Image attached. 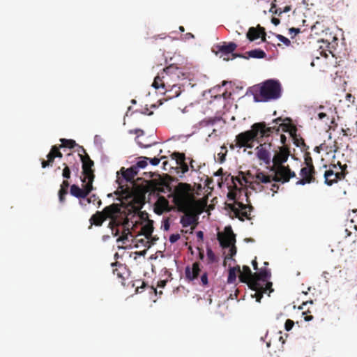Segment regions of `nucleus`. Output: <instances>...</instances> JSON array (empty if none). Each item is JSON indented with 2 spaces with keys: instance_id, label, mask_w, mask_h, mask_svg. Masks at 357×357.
I'll use <instances>...</instances> for the list:
<instances>
[{
  "instance_id": "nucleus-46",
  "label": "nucleus",
  "mask_w": 357,
  "mask_h": 357,
  "mask_svg": "<svg viewBox=\"0 0 357 357\" xmlns=\"http://www.w3.org/2000/svg\"><path fill=\"white\" fill-rule=\"evenodd\" d=\"M149 160V158L147 157H143L142 158V160H139L136 164L137 169L138 170V168H144L147 165V160Z\"/></svg>"
},
{
  "instance_id": "nucleus-31",
  "label": "nucleus",
  "mask_w": 357,
  "mask_h": 357,
  "mask_svg": "<svg viewBox=\"0 0 357 357\" xmlns=\"http://www.w3.org/2000/svg\"><path fill=\"white\" fill-rule=\"evenodd\" d=\"M70 186V183L68 179H64L61 184L60 190L58 192L59 200L61 203H64L66 201V195L68 194V189Z\"/></svg>"
},
{
  "instance_id": "nucleus-19",
  "label": "nucleus",
  "mask_w": 357,
  "mask_h": 357,
  "mask_svg": "<svg viewBox=\"0 0 357 357\" xmlns=\"http://www.w3.org/2000/svg\"><path fill=\"white\" fill-rule=\"evenodd\" d=\"M111 265L113 267V274L116 275V277L121 280V282L123 284V281L129 275L128 270L127 269L126 265L122 264L118 261L112 263Z\"/></svg>"
},
{
  "instance_id": "nucleus-14",
  "label": "nucleus",
  "mask_w": 357,
  "mask_h": 357,
  "mask_svg": "<svg viewBox=\"0 0 357 357\" xmlns=\"http://www.w3.org/2000/svg\"><path fill=\"white\" fill-rule=\"evenodd\" d=\"M86 184L83 188H80L78 185L73 184L70 186V193L71 195L78 198L84 199L93 190V183L85 182Z\"/></svg>"
},
{
  "instance_id": "nucleus-1",
  "label": "nucleus",
  "mask_w": 357,
  "mask_h": 357,
  "mask_svg": "<svg viewBox=\"0 0 357 357\" xmlns=\"http://www.w3.org/2000/svg\"><path fill=\"white\" fill-rule=\"evenodd\" d=\"M275 129V127H268L264 121L255 123L252 125L250 130L242 132L236 136V144H231L230 149H234L235 147L252 149L255 142L260 143L264 138L268 137L273 133Z\"/></svg>"
},
{
  "instance_id": "nucleus-2",
  "label": "nucleus",
  "mask_w": 357,
  "mask_h": 357,
  "mask_svg": "<svg viewBox=\"0 0 357 357\" xmlns=\"http://www.w3.org/2000/svg\"><path fill=\"white\" fill-rule=\"evenodd\" d=\"M172 197L173 202L178 211H185L192 206L206 204V202L203 199H196L194 189L187 183H179L174 188Z\"/></svg>"
},
{
  "instance_id": "nucleus-6",
  "label": "nucleus",
  "mask_w": 357,
  "mask_h": 357,
  "mask_svg": "<svg viewBox=\"0 0 357 357\" xmlns=\"http://www.w3.org/2000/svg\"><path fill=\"white\" fill-rule=\"evenodd\" d=\"M236 48L237 45L234 42H222L213 47V52L227 61L237 57L248 59L245 54L234 53Z\"/></svg>"
},
{
  "instance_id": "nucleus-36",
  "label": "nucleus",
  "mask_w": 357,
  "mask_h": 357,
  "mask_svg": "<svg viewBox=\"0 0 357 357\" xmlns=\"http://www.w3.org/2000/svg\"><path fill=\"white\" fill-rule=\"evenodd\" d=\"M47 160H42L41 165L43 168H46L48 166L52 165V163L54 161L55 155L54 154V151L52 148L51 149L50 153L47 155Z\"/></svg>"
},
{
  "instance_id": "nucleus-25",
  "label": "nucleus",
  "mask_w": 357,
  "mask_h": 357,
  "mask_svg": "<svg viewBox=\"0 0 357 357\" xmlns=\"http://www.w3.org/2000/svg\"><path fill=\"white\" fill-rule=\"evenodd\" d=\"M154 211L158 215H161L165 211H169V202L165 197H158L154 204Z\"/></svg>"
},
{
  "instance_id": "nucleus-34",
  "label": "nucleus",
  "mask_w": 357,
  "mask_h": 357,
  "mask_svg": "<svg viewBox=\"0 0 357 357\" xmlns=\"http://www.w3.org/2000/svg\"><path fill=\"white\" fill-rule=\"evenodd\" d=\"M246 54L248 55V59L249 57L255 58V59H264L266 57V54L265 52L260 49H255L246 52Z\"/></svg>"
},
{
  "instance_id": "nucleus-7",
  "label": "nucleus",
  "mask_w": 357,
  "mask_h": 357,
  "mask_svg": "<svg viewBox=\"0 0 357 357\" xmlns=\"http://www.w3.org/2000/svg\"><path fill=\"white\" fill-rule=\"evenodd\" d=\"M206 204H201L190 207L187 211H181L184 213L181 218L180 223L183 227L196 225L198 223V215L203 213Z\"/></svg>"
},
{
  "instance_id": "nucleus-20",
  "label": "nucleus",
  "mask_w": 357,
  "mask_h": 357,
  "mask_svg": "<svg viewBox=\"0 0 357 357\" xmlns=\"http://www.w3.org/2000/svg\"><path fill=\"white\" fill-rule=\"evenodd\" d=\"M266 32L264 27H261L259 25L257 28L250 27L247 33V38L250 40L253 41L261 38L263 42L266 41Z\"/></svg>"
},
{
  "instance_id": "nucleus-59",
  "label": "nucleus",
  "mask_w": 357,
  "mask_h": 357,
  "mask_svg": "<svg viewBox=\"0 0 357 357\" xmlns=\"http://www.w3.org/2000/svg\"><path fill=\"white\" fill-rule=\"evenodd\" d=\"M318 118L320 120H324L325 118H327V119L328 120V118L327 117V114L324 112H319L318 114Z\"/></svg>"
},
{
  "instance_id": "nucleus-41",
  "label": "nucleus",
  "mask_w": 357,
  "mask_h": 357,
  "mask_svg": "<svg viewBox=\"0 0 357 357\" xmlns=\"http://www.w3.org/2000/svg\"><path fill=\"white\" fill-rule=\"evenodd\" d=\"M188 160H189V168L191 169L192 172H197L200 169V165H197L195 160H194L192 158H188Z\"/></svg>"
},
{
  "instance_id": "nucleus-3",
  "label": "nucleus",
  "mask_w": 357,
  "mask_h": 357,
  "mask_svg": "<svg viewBox=\"0 0 357 357\" xmlns=\"http://www.w3.org/2000/svg\"><path fill=\"white\" fill-rule=\"evenodd\" d=\"M138 170L137 167L132 166L130 168L125 169L122 167L116 175V183L119 185L117 190L115 194L121 192L123 195L128 196L132 192V189L135 185V176L137 174Z\"/></svg>"
},
{
  "instance_id": "nucleus-64",
  "label": "nucleus",
  "mask_w": 357,
  "mask_h": 357,
  "mask_svg": "<svg viewBox=\"0 0 357 357\" xmlns=\"http://www.w3.org/2000/svg\"><path fill=\"white\" fill-rule=\"evenodd\" d=\"M283 120H284V119H282L281 117H278V118H277V119H274V120L273 121V123H275L276 125H278H278L280 126V123H282V122H283Z\"/></svg>"
},
{
  "instance_id": "nucleus-60",
  "label": "nucleus",
  "mask_w": 357,
  "mask_h": 357,
  "mask_svg": "<svg viewBox=\"0 0 357 357\" xmlns=\"http://www.w3.org/2000/svg\"><path fill=\"white\" fill-rule=\"evenodd\" d=\"M158 240V238H156V237H153L151 236V237L150 238V239L149 240V245H148V248H150L151 245V244H154L155 242Z\"/></svg>"
},
{
  "instance_id": "nucleus-4",
  "label": "nucleus",
  "mask_w": 357,
  "mask_h": 357,
  "mask_svg": "<svg viewBox=\"0 0 357 357\" xmlns=\"http://www.w3.org/2000/svg\"><path fill=\"white\" fill-rule=\"evenodd\" d=\"M281 93L280 83L278 80L268 79L263 82L259 88L260 98L257 94H255L254 99L256 102L275 100L281 96Z\"/></svg>"
},
{
  "instance_id": "nucleus-47",
  "label": "nucleus",
  "mask_w": 357,
  "mask_h": 357,
  "mask_svg": "<svg viewBox=\"0 0 357 357\" xmlns=\"http://www.w3.org/2000/svg\"><path fill=\"white\" fill-rule=\"evenodd\" d=\"M276 38L280 41L282 42V43H284L286 46H289L290 44H291V42L290 40L284 37V36L282 35H280V34H276Z\"/></svg>"
},
{
  "instance_id": "nucleus-28",
  "label": "nucleus",
  "mask_w": 357,
  "mask_h": 357,
  "mask_svg": "<svg viewBox=\"0 0 357 357\" xmlns=\"http://www.w3.org/2000/svg\"><path fill=\"white\" fill-rule=\"evenodd\" d=\"M163 93L167 94L169 98H176L181 93V86L178 84L170 82V86L166 87Z\"/></svg>"
},
{
  "instance_id": "nucleus-39",
  "label": "nucleus",
  "mask_w": 357,
  "mask_h": 357,
  "mask_svg": "<svg viewBox=\"0 0 357 357\" xmlns=\"http://www.w3.org/2000/svg\"><path fill=\"white\" fill-rule=\"evenodd\" d=\"M290 136L296 146H301L304 144V140L297 135V131H295V135H290Z\"/></svg>"
},
{
  "instance_id": "nucleus-15",
  "label": "nucleus",
  "mask_w": 357,
  "mask_h": 357,
  "mask_svg": "<svg viewBox=\"0 0 357 357\" xmlns=\"http://www.w3.org/2000/svg\"><path fill=\"white\" fill-rule=\"evenodd\" d=\"M316 171L315 169L302 167L300 171V175L302 177L296 183V185H304L307 183H312L316 182L315 178Z\"/></svg>"
},
{
  "instance_id": "nucleus-9",
  "label": "nucleus",
  "mask_w": 357,
  "mask_h": 357,
  "mask_svg": "<svg viewBox=\"0 0 357 357\" xmlns=\"http://www.w3.org/2000/svg\"><path fill=\"white\" fill-rule=\"evenodd\" d=\"M79 148L84 153V155L79 154L82 162V174L84 176L82 181L83 183L89 182L93 183L95 175L92 167L94 165V162L91 160L89 155L86 153V150L82 146H79Z\"/></svg>"
},
{
  "instance_id": "nucleus-38",
  "label": "nucleus",
  "mask_w": 357,
  "mask_h": 357,
  "mask_svg": "<svg viewBox=\"0 0 357 357\" xmlns=\"http://www.w3.org/2000/svg\"><path fill=\"white\" fill-rule=\"evenodd\" d=\"M86 201L89 204H90V203H92L93 204H97L98 207H100V205L102 204L101 199L99 198L98 196H97L96 195H94V194L91 195L89 197H88Z\"/></svg>"
},
{
  "instance_id": "nucleus-11",
  "label": "nucleus",
  "mask_w": 357,
  "mask_h": 357,
  "mask_svg": "<svg viewBox=\"0 0 357 357\" xmlns=\"http://www.w3.org/2000/svg\"><path fill=\"white\" fill-rule=\"evenodd\" d=\"M272 147V144L271 142L266 143L264 142L263 144H260L256 148V155L257 158L262 161L266 165H270L271 163V149Z\"/></svg>"
},
{
  "instance_id": "nucleus-42",
  "label": "nucleus",
  "mask_w": 357,
  "mask_h": 357,
  "mask_svg": "<svg viewBox=\"0 0 357 357\" xmlns=\"http://www.w3.org/2000/svg\"><path fill=\"white\" fill-rule=\"evenodd\" d=\"M354 239L351 243L349 245V250L350 252L356 254L357 253V234L354 235Z\"/></svg>"
},
{
  "instance_id": "nucleus-43",
  "label": "nucleus",
  "mask_w": 357,
  "mask_h": 357,
  "mask_svg": "<svg viewBox=\"0 0 357 357\" xmlns=\"http://www.w3.org/2000/svg\"><path fill=\"white\" fill-rule=\"evenodd\" d=\"M63 165L64 167H63V169L62 172V176L65 179H68L70 178L71 171H70L69 167L66 163H63Z\"/></svg>"
},
{
  "instance_id": "nucleus-55",
  "label": "nucleus",
  "mask_w": 357,
  "mask_h": 357,
  "mask_svg": "<svg viewBox=\"0 0 357 357\" xmlns=\"http://www.w3.org/2000/svg\"><path fill=\"white\" fill-rule=\"evenodd\" d=\"M289 34L291 35H293L294 36H291V38H293L294 36H296L297 33H300L301 32V29H298V28H294V27H292V28H290L289 29Z\"/></svg>"
},
{
  "instance_id": "nucleus-58",
  "label": "nucleus",
  "mask_w": 357,
  "mask_h": 357,
  "mask_svg": "<svg viewBox=\"0 0 357 357\" xmlns=\"http://www.w3.org/2000/svg\"><path fill=\"white\" fill-rule=\"evenodd\" d=\"M279 189V185L276 183H273L272 185H271V190L273 191V196L274 195L275 193H276L278 192Z\"/></svg>"
},
{
  "instance_id": "nucleus-63",
  "label": "nucleus",
  "mask_w": 357,
  "mask_h": 357,
  "mask_svg": "<svg viewBox=\"0 0 357 357\" xmlns=\"http://www.w3.org/2000/svg\"><path fill=\"white\" fill-rule=\"evenodd\" d=\"M271 22H272L274 25L277 26V25H278V24H280V20L278 18L273 17V18L271 19Z\"/></svg>"
},
{
  "instance_id": "nucleus-23",
  "label": "nucleus",
  "mask_w": 357,
  "mask_h": 357,
  "mask_svg": "<svg viewBox=\"0 0 357 357\" xmlns=\"http://www.w3.org/2000/svg\"><path fill=\"white\" fill-rule=\"evenodd\" d=\"M235 234L233 233L231 229H229V233L225 234H219L218 241L220 245L223 248H229L234 245L236 242Z\"/></svg>"
},
{
  "instance_id": "nucleus-49",
  "label": "nucleus",
  "mask_w": 357,
  "mask_h": 357,
  "mask_svg": "<svg viewBox=\"0 0 357 357\" xmlns=\"http://www.w3.org/2000/svg\"><path fill=\"white\" fill-rule=\"evenodd\" d=\"M236 254V248L234 244L229 247V253L227 254L226 259L232 258L233 256H234Z\"/></svg>"
},
{
  "instance_id": "nucleus-24",
  "label": "nucleus",
  "mask_w": 357,
  "mask_h": 357,
  "mask_svg": "<svg viewBox=\"0 0 357 357\" xmlns=\"http://www.w3.org/2000/svg\"><path fill=\"white\" fill-rule=\"evenodd\" d=\"M344 136L355 137L357 135V121L349 120L342 127Z\"/></svg>"
},
{
  "instance_id": "nucleus-13",
  "label": "nucleus",
  "mask_w": 357,
  "mask_h": 357,
  "mask_svg": "<svg viewBox=\"0 0 357 357\" xmlns=\"http://www.w3.org/2000/svg\"><path fill=\"white\" fill-rule=\"evenodd\" d=\"M271 276V271L266 266L261 268L259 272L254 273V278H252L250 284L253 287V289H261L260 282H265Z\"/></svg>"
},
{
  "instance_id": "nucleus-8",
  "label": "nucleus",
  "mask_w": 357,
  "mask_h": 357,
  "mask_svg": "<svg viewBox=\"0 0 357 357\" xmlns=\"http://www.w3.org/2000/svg\"><path fill=\"white\" fill-rule=\"evenodd\" d=\"M270 171L274 173L273 181L275 182L285 183L291 178L296 176V173L289 168V165L271 166Z\"/></svg>"
},
{
  "instance_id": "nucleus-51",
  "label": "nucleus",
  "mask_w": 357,
  "mask_h": 357,
  "mask_svg": "<svg viewBox=\"0 0 357 357\" xmlns=\"http://www.w3.org/2000/svg\"><path fill=\"white\" fill-rule=\"evenodd\" d=\"M201 282L203 286H206L208 283V273L204 272L201 275Z\"/></svg>"
},
{
  "instance_id": "nucleus-62",
  "label": "nucleus",
  "mask_w": 357,
  "mask_h": 357,
  "mask_svg": "<svg viewBox=\"0 0 357 357\" xmlns=\"http://www.w3.org/2000/svg\"><path fill=\"white\" fill-rule=\"evenodd\" d=\"M286 141H287L286 136L284 135H280V142H281L282 144L283 145L282 146H285Z\"/></svg>"
},
{
  "instance_id": "nucleus-54",
  "label": "nucleus",
  "mask_w": 357,
  "mask_h": 357,
  "mask_svg": "<svg viewBox=\"0 0 357 357\" xmlns=\"http://www.w3.org/2000/svg\"><path fill=\"white\" fill-rule=\"evenodd\" d=\"M180 234H173L169 236V241L171 243H174L180 238Z\"/></svg>"
},
{
  "instance_id": "nucleus-22",
  "label": "nucleus",
  "mask_w": 357,
  "mask_h": 357,
  "mask_svg": "<svg viewBox=\"0 0 357 357\" xmlns=\"http://www.w3.org/2000/svg\"><path fill=\"white\" fill-rule=\"evenodd\" d=\"M102 212L106 220L110 218L114 220L116 216L121 213V205L119 204H112L105 207Z\"/></svg>"
},
{
  "instance_id": "nucleus-5",
  "label": "nucleus",
  "mask_w": 357,
  "mask_h": 357,
  "mask_svg": "<svg viewBox=\"0 0 357 357\" xmlns=\"http://www.w3.org/2000/svg\"><path fill=\"white\" fill-rule=\"evenodd\" d=\"M180 74H182L179 68L174 65H170L163 69V71L159 73L154 79L152 84L156 89H165L170 86V81L175 78H179Z\"/></svg>"
},
{
  "instance_id": "nucleus-48",
  "label": "nucleus",
  "mask_w": 357,
  "mask_h": 357,
  "mask_svg": "<svg viewBox=\"0 0 357 357\" xmlns=\"http://www.w3.org/2000/svg\"><path fill=\"white\" fill-rule=\"evenodd\" d=\"M305 167L314 169V167L313 165L312 158L310 155H306L305 157Z\"/></svg>"
},
{
  "instance_id": "nucleus-61",
  "label": "nucleus",
  "mask_w": 357,
  "mask_h": 357,
  "mask_svg": "<svg viewBox=\"0 0 357 357\" xmlns=\"http://www.w3.org/2000/svg\"><path fill=\"white\" fill-rule=\"evenodd\" d=\"M270 12L274 14H277V7L274 3H272L271 7L270 8Z\"/></svg>"
},
{
  "instance_id": "nucleus-37",
  "label": "nucleus",
  "mask_w": 357,
  "mask_h": 357,
  "mask_svg": "<svg viewBox=\"0 0 357 357\" xmlns=\"http://www.w3.org/2000/svg\"><path fill=\"white\" fill-rule=\"evenodd\" d=\"M60 141L61 144L59 147L73 149L77 146L75 141L73 139H61Z\"/></svg>"
},
{
  "instance_id": "nucleus-10",
  "label": "nucleus",
  "mask_w": 357,
  "mask_h": 357,
  "mask_svg": "<svg viewBox=\"0 0 357 357\" xmlns=\"http://www.w3.org/2000/svg\"><path fill=\"white\" fill-rule=\"evenodd\" d=\"M117 195L128 200L129 207L128 211H132L134 213L139 212L144 204V195H136L133 189H132V192H130V194L128 196L123 195L121 192H119Z\"/></svg>"
},
{
  "instance_id": "nucleus-45",
  "label": "nucleus",
  "mask_w": 357,
  "mask_h": 357,
  "mask_svg": "<svg viewBox=\"0 0 357 357\" xmlns=\"http://www.w3.org/2000/svg\"><path fill=\"white\" fill-rule=\"evenodd\" d=\"M231 180L234 185H236V182H238L241 185H243V182H245V183H248V181L246 178L243 175L242 177L239 176H232Z\"/></svg>"
},
{
  "instance_id": "nucleus-52",
  "label": "nucleus",
  "mask_w": 357,
  "mask_h": 357,
  "mask_svg": "<svg viewBox=\"0 0 357 357\" xmlns=\"http://www.w3.org/2000/svg\"><path fill=\"white\" fill-rule=\"evenodd\" d=\"M52 149H53L55 158H61L63 157V154L60 152L59 146L54 145L52 146Z\"/></svg>"
},
{
  "instance_id": "nucleus-44",
  "label": "nucleus",
  "mask_w": 357,
  "mask_h": 357,
  "mask_svg": "<svg viewBox=\"0 0 357 357\" xmlns=\"http://www.w3.org/2000/svg\"><path fill=\"white\" fill-rule=\"evenodd\" d=\"M312 304H313V301L312 300L307 301L306 302H303L302 303V305L298 307V309L303 310V312L310 313V308L309 307L306 308V307L308 305H312Z\"/></svg>"
},
{
  "instance_id": "nucleus-40",
  "label": "nucleus",
  "mask_w": 357,
  "mask_h": 357,
  "mask_svg": "<svg viewBox=\"0 0 357 357\" xmlns=\"http://www.w3.org/2000/svg\"><path fill=\"white\" fill-rule=\"evenodd\" d=\"M236 203L228 204L227 207L234 213L236 218H238L240 220L243 221L244 219L240 216V210L236 207Z\"/></svg>"
},
{
  "instance_id": "nucleus-53",
  "label": "nucleus",
  "mask_w": 357,
  "mask_h": 357,
  "mask_svg": "<svg viewBox=\"0 0 357 357\" xmlns=\"http://www.w3.org/2000/svg\"><path fill=\"white\" fill-rule=\"evenodd\" d=\"M294 325V322L292 320L287 319L286 321L285 325H284L285 330L287 331H289L290 330H291Z\"/></svg>"
},
{
  "instance_id": "nucleus-17",
  "label": "nucleus",
  "mask_w": 357,
  "mask_h": 357,
  "mask_svg": "<svg viewBox=\"0 0 357 357\" xmlns=\"http://www.w3.org/2000/svg\"><path fill=\"white\" fill-rule=\"evenodd\" d=\"M202 270L199 262H194L192 266H187L185 268V280L191 282L198 278Z\"/></svg>"
},
{
  "instance_id": "nucleus-30",
  "label": "nucleus",
  "mask_w": 357,
  "mask_h": 357,
  "mask_svg": "<svg viewBox=\"0 0 357 357\" xmlns=\"http://www.w3.org/2000/svg\"><path fill=\"white\" fill-rule=\"evenodd\" d=\"M153 220H148L141 228L140 234L143 235L147 239L146 243H149V239L153 231Z\"/></svg>"
},
{
  "instance_id": "nucleus-27",
  "label": "nucleus",
  "mask_w": 357,
  "mask_h": 357,
  "mask_svg": "<svg viewBox=\"0 0 357 357\" xmlns=\"http://www.w3.org/2000/svg\"><path fill=\"white\" fill-rule=\"evenodd\" d=\"M260 286L261 287V289H253L255 291V296L257 302H260L264 294L266 293L268 291H269V293L273 291L272 289V282H268V280L264 283L260 282Z\"/></svg>"
},
{
  "instance_id": "nucleus-33",
  "label": "nucleus",
  "mask_w": 357,
  "mask_h": 357,
  "mask_svg": "<svg viewBox=\"0 0 357 357\" xmlns=\"http://www.w3.org/2000/svg\"><path fill=\"white\" fill-rule=\"evenodd\" d=\"M255 178L257 180V183H268L273 181V176L268 175L263 172H257L255 174Z\"/></svg>"
},
{
  "instance_id": "nucleus-35",
  "label": "nucleus",
  "mask_w": 357,
  "mask_h": 357,
  "mask_svg": "<svg viewBox=\"0 0 357 357\" xmlns=\"http://www.w3.org/2000/svg\"><path fill=\"white\" fill-rule=\"evenodd\" d=\"M236 272L241 273L240 266L231 267L229 269L227 282L229 284L234 283L236 279Z\"/></svg>"
},
{
  "instance_id": "nucleus-26",
  "label": "nucleus",
  "mask_w": 357,
  "mask_h": 357,
  "mask_svg": "<svg viewBox=\"0 0 357 357\" xmlns=\"http://www.w3.org/2000/svg\"><path fill=\"white\" fill-rule=\"evenodd\" d=\"M254 278V273H252L250 268L248 266H243V271L240 273L239 279L241 282L247 283L251 289H253L250 282Z\"/></svg>"
},
{
  "instance_id": "nucleus-12",
  "label": "nucleus",
  "mask_w": 357,
  "mask_h": 357,
  "mask_svg": "<svg viewBox=\"0 0 357 357\" xmlns=\"http://www.w3.org/2000/svg\"><path fill=\"white\" fill-rule=\"evenodd\" d=\"M341 172H334L333 170H326L324 173L325 183L328 185H332L337 183L338 181L342 180L345 177V169L347 165L340 166Z\"/></svg>"
},
{
  "instance_id": "nucleus-18",
  "label": "nucleus",
  "mask_w": 357,
  "mask_h": 357,
  "mask_svg": "<svg viewBox=\"0 0 357 357\" xmlns=\"http://www.w3.org/2000/svg\"><path fill=\"white\" fill-rule=\"evenodd\" d=\"M171 157L173 160H176L178 168L180 169L182 174H185L189 170V165H188L187 160L183 153L174 152Z\"/></svg>"
},
{
  "instance_id": "nucleus-29",
  "label": "nucleus",
  "mask_w": 357,
  "mask_h": 357,
  "mask_svg": "<svg viewBox=\"0 0 357 357\" xmlns=\"http://www.w3.org/2000/svg\"><path fill=\"white\" fill-rule=\"evenodd\" d=\"M236 204L238 206V208L240 210V216L244 219L245 218L248 220H250V212L253 209L251 205H246L241 202H236Z\"/></svg>"
},
{
  "instance_id": "nucleus-16",
  "label": "nucleus",
  "mask_w": 357,
  "mask_h": 357,
  "mask_svg": "<svg viewBox=\"0 0 357 357\" xmlns=\"http://www.w3.org/2000/svg\"><path fill=\"white\" fill-rule=\"evenodd\" d=\"M289 149L287 146H281L279 148V151L276 152L271 160L273 162L272 166H280L284 165L283 164L286 162L288 160L289 155Z\"/></svg>"
},
{
  "instance_id": "nucleus-57",
  "label": "nucleus",
  "mask_w": 357,
  "mask_h": 357,
  "mask_svg": "<svg viewBox=\"0 0 357 357\" xmlns=\"http://www.w3.org/2000/svg\"><path fill=\"white\" fill-rule=\"evenodd\" d=\"M236 195V192L229 191L227 194V197L229 200L235 201Z\"/></svg>"
},
{
  "instance_id": "nucleus-56",
  "label": "nucleus",
  "mask_w": 357,
  "mask_h": 357,
  "mask_svg": "<svg viewBox=\"0 0 357 357\" xmlns=\"http://www.w3.org/2000/svg\"><path fill=\"white\" fill-rule=\"evenodd\" d=\"M207 257L211 261H213L215 259V255L211 249H207Z\"/></svg>"
},
{
  "instance_id": "nucleus-32",
  "label": "nucleus",
  "mask_w": 357,
  "mask_h": 357,
  "mask_svg": "<svg viewBox=\"0 0 357 357\" xmlns=\"http://www.w3.org/2000/svg\"><path fill=\"white\" fill-rule=\"evenodd\" d=\"M105 220H106V219L102 211H97L89 220L91 225H94L98 227L101 226Z\"/></svg>"
},
{
  "instance_id": "nucleus-50",
  "label": "nucleus",
  "mask_w": 357,
  "mask_h": 357,
  "mask_svg": "<svg viewBox=\"0 0 357 357\" xmlns=\"http://www.w3.org/2000/svg\"><path fill=\"white\" fill-rule=\"evenodd\" d=\"M166 158L165 156H162L160 158H158L156 157H154L153 158H149V160L150 163L153 165V166H155V165H158L160 162V161L162 159H165Z\"/></svg>"
},
{
  "instance_id": "nucleus-21",
  "label": "nucleus",
  "mask_w": 357,
  "mask_h": 357,
  "mask_svg": "<svg viewBox=\"0 0 357 357\" xmlns=\"http://www.w3.org/2000/svg\"><path fill=\"white\" fill-rule=\"evenodd\" d=\"M273 127L275 128L273 132H275L277 133L280 131V128L283 132H289V135H295V131H297V128L291 123V119L288 117L284 119L283 122L280 123V126H274Z\"/></svg>"
}]
</instances>
